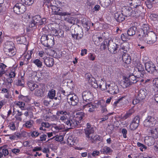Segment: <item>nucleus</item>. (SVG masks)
<instances>
[{"instance_id": "obj_61", "label": "nucleus", "mask_w": 158, "mask_h": 158, "mask_svg": "<svg viewBox=\"0 0 158 158\" xmlns=\"http://www.w3.org/2000/svg\"><path fill=\"white\" fill-rule=\"evenodd\" d=\"M10 128L13 131L15 130L16 127L15 123L13 122L10 123L9 125Z\"/></svg>"}, {"instance_id": "obj_25", "label": "nucleus", "mask_w": 158, "mask_h": 158, "mask_svg": "<svg viewBox=\"0 0 158 158\" xmlns=\"http://www.w3.org/2000/svg\"><path fill=\"white\" fill-rule=\"evenodd\" d=\"M87 80L89 83L92 85L93 86L95 87L98 86L99 82L97 83L95 79L91 76L87 78Z\"/></svg>"}, {"instance_id": "obj_33", "label": "nucleus", "mask_w": 158, "mask_h": 158, "mask_svg": "<svg viewBox=\"0 0 158 158\" xmlns=\"http://www.w3.org/2000/svg\"><path fill=\"white\" fill-rule=\"evenodd\" d=\"M100 152L103 154H107L111 153L112 152V150L109 147L105 146L102 148L100 150Z\"/></svg>"}, {"instance_id": "obj_14", "label": "nucleus", "mask_w": 158, "mask_h": 158, "mask_svg": "<svg viewBox=\"0 0 158 158\" xmlns=\"http://www.w3.org/2000/svg\"><path fill=\"white\" fill-rule=\"evenodd\" d=\"M67 100L69 103L72 106L76 105L78 102V99L77 96L75 94H69L68 95Z\"/></svg>"}, {"instance_id": "obj_27", "label": "nucleus", "mask_w": 158, "mask_h": 158, "mask_svg": "<svg viewBox=\"0 0 158 158\" xmlns=\"http://www.w3.org/2000/svg\"><path fill=\"white\" fill-rule=\"evenodd\" d=\"M122 59L124 62L127 64H129L131 63V58L128 54H123L122 55Z\"/></svg>"}, {"instance_id": "obj_11", "label": "nucleus", "mask_w": 158, "mask_h": 158, "mask_svg": "<svg viewBox=\"0 0 158 158\" xmlns=\"http://www.w3.org/2000/svg\"><path fill=\"white\" fill-rule=\"evenodd\" d=\"M14 11L17 14L23 13L26 10L25 6L21 3H18L15 4L13 8Z\"/></svg>"}, {"instance_id": "obj_36", "label": "nucleus", "mask_w": 158, "mask_h": 158, "mask_svg": "<svg viewBox=\"0 0 158 158\" xmlns=\"http://www.w3.org/2000/svg\"><path fill=\"white\" fill-rule=\"evenodd\" d=\"M135 111L134 109L132 108L130 109L123 116L122 118L125 120L131 116Z\"/></svg>"}, {"instance_id": "obj_18", "label": "nucleus", "mask_w": 158, "mask_h": 158, "mask_svg": "<svg viewBox=\"0 0 158 158\" xmlns=\"http://www.w3.org/2000/svg\"><path fill=\"white\" fill-rule=\"evenodd\" d=\"M82 97L84 101L85 102L87 100H90L93 97V95L89 91H85L82 93Z\"/></svg>"}, {"instance_id": "obj_49", "label": "nucleus", "mask_w": 158, "mask_h": 158, "mask_svg": "<svg viewBox=\"0 0 158 158\" xmlns=\"http://www.w3.org/2000/svg\"><path fill=\"white\" fill-rule=\"evenodd\" d=\"M0 152L2 154V157L3 155L6 156L8 154V152L7 149H2V147H0Z\"/></svg>"}, {"instance_id": "obj_23", "label": "nucleus", "mask_w": 158, "mask_h": 158, "mask_svg": "<svg viewBox=\"0 0 158 158\" xmlns=\"http://www.w3.org/2000/svg\"><path fill=\"white\" fill-rule=\"evenodd\" d=\"M149 132L153 138H158V127L149 129Z\"/></svg>"}, {"instance_id": "obj_51", "label": "nucleus", "mask_w": 158, "mask_h": 158, "mask_svg": "<svg viewBox=\"0 0 158 158\" xmlns=\"http://www.w3.org/2000/svg\"><path fill=\"white\" fill-rule=\"evenodd\" d=\"M137 145L139 147V149L141 151L143 152L147 148V147L145 146L140 143H137Z\"/></svg>"}, {"instance_id": "obj_59", "label": "nucleus", "mask_w": 158, "mask_h": 158, "mask_svg": "<svg viewBox=\"0 0 158 158\" xmlns=\"http://www.w3.org/2000/svg\"><path fill=\"white\" fill-rule=\"evenodd\" d=\"M40 135V133L37 131H33L31 132V136L34 137L36 138L38 137Z\"/></svg>"}, {"instance_id": "obj_37", "label": "nucleus", "mask_w": 158, "mask_h": 158, "mask_svg": "<svg viewBox=\"0 0 158 158\" xmlns=\"http://www.w3.org/2000/svg\"><path fill=\"white\" fill-rule=\"evenodd\" d=\"M136 27L135 26L130 28L127 31V33L129 36H133L135 34Z\"/></svg>"}, {"instance_id": "obj_35", "label": "nucleus", "mask_w": 158, "mask_h": 158, "mask_svg": "<svg viewBox=\"0 0 158 158\" xmlns=\"http://www.w3.org/2000/svg\"><path fill=\"white\" fill-rule=\"evenodd\" d=\"M119 48V45L115 44L113 43L111 46L109 47V49H110V52L112 53H115V51H116Z\"/></svg>"}, {"instance_id": "obj_63", "label": "nucleus", "mask_w": 158, "mask_h": 158, "mask_svg": "<svg viewBox=\"0 0 158 158\" xmlns=\"http://www.w3.org/2000/svg\"><path fill=\"white\" fill-rule=\"evenodd\" d=\"M41 126L44 127V128H48L50 127V125L48 122H42L41 123Z\"/></svg>"}, {"instance_id": "obj_56", "label": "nucleus", "mask_w": 158, "mask_h": 158, "mask_svg": "<svg viewBox=\"0 0 158 158\" xmlns=\"http://www.w3.org/2000/svg\"><path fill=\"white\" fill-rule=\"evenodd\" d=\"M154 0H146L145 1L146 4L149 8H151L152 7V4Z\"/></svg>"}, {"instance_id": "obj_22", "label": "nucleus", "mask_w": 158, "mask_h": 158, "mask_svg": "<svg viewBox=\"0 0 158 158\" xmlns=\"http://www.w3.org/2000/svg\"><path fill=\"white\" fill-rule=\"evenodd\" d=\"M17 69V66H14L10 68V73L9 74V77L10 78H13L15 77L16 75V72Z\"/></svg>"}, {"instance_id": "obj_50", "label": "nucleus", "mask_w": 158, "mask_h": 158, "mask_svg": "<svg viewBox=\"0 0 158 158\" xmlns=\"http://www.w3.org/2000/svg\"><path fill=\"white\" fill-rule=\"evenodd\" d=\"M66 21L71 24H74L75 23V18L73 17H69L68 18L65 19Z\"/></svg>"}, {"instance_id": "obj_42", "label": "nucleus", "mask_w": 158, "mask_h": 158, "mask_svg": "<svg viewBox=\"0 0 158 158\" xmlns=\"http://www.w3.org/2000/svg\"><path fill=\"white\" fill-rule=\"evenodd\" d=\"M55 95V91L53 89L50 90L48 94V97L51 99H53Z\"/></svg>"}, {"instance_id": "obj_40", "label": "nucleus", "mask_w": 158, "mask_h": 158, "mask_svg": "<svg viewBox=\"0 0 158 158\" xmlns=\"http://www.w3.org/2000/svg\"><path fill=\"white\" fill-rule=\"evenodd\" d=\"M33 63L38 67L41 68L42 66V62L39 59H36L33 60Z\"/></svg>"}, {"instance_id": "obj_13", "label": "nucleus", "mask_w": 158, "mask_h": 158, "mask_svg": "<svg viewBox=\"0 0 158 158\" xmlns=\"http://www.w3.org/2000/svg\"><path fill=\"white\" fill-rule=\"evenodd\" d=\"M126 5L127 6H125L122 8V12L123 14H124L125 16H129L131 15L132 12L133 10L131 6H129V4L127 2H126Z\"/></svg>"}, {"instance_id": "obj_53", "label": "nucleus", "mask_w": 158, "mask_h": 158, "mask_svg": "<svg viewBox=\"0 0 158 158\" xmlns=\"http://www.w3.org/2000/svg\"><path fill=\"white\" fill-rule=\"evenodd\" d=\"M109 43V41H107V40H105L103 43L101 45V47L103 49H105L106 48L107 46L108 47H110V45Z\"/></svg>"}, {"instance_id": "obj_44", "label": "nucleus", "mask_w": 158, "mask_h": 158, "mask_svg": "<svg viewBox=\"0 0 158 158\" xmlns=\"http://www.w3.org/2000/svg\"><path fill=\"white\" fill-rule=\"evenodd\" d=\"M96 103L97 107H100L101 108L103 107L104 106H106L105 101L103 100H101L99 101L98 102Z\"/></svg>"}, {"instance_id": "obj_39", "label": "nucleus", "mask_w": 158, "mask_h": 158, "mask_svg": "<svg viewBox=\"0 0 158 158\" xmlns=\"http://www.w3.org/2000/svg\"><path fill=\"white\" fill-rule=\"evenodd\" d=\"M55 31V35L59 37H63L64 36V31L61 29H59L58 30H55L53 31Z\"/></svg>"}, {"instance_id": "obj_20", "label": "nucleus", "mask_w": 158, "mask_h": 158, "mask_svg": "<svg viewBox=\"0 0 158 158\" xmlns=\"http://www.w3.org/2000/svg\"><path fill=\"white\" fill-rule=\"evenodd\" d=\"M125 15L123 13L120 12H117L114 14V18L118 22H121L125 19Z\"/></svg>"}, {"instance_id": "obj_21", "label": "nucleus", "mask_w": 158, "mask_h": 158, "mask_svg": "<svg viewBox=\"0 0 158 158\" xmlns=\"http://www.w3.org/2000/svg\"><path fill=\"white\" fill-rule=\"evenodd\" d=\"M100 82L98 84V86H96V87H99L100 89L102 90H106V91L107 90L108 85L109 84H106V82L101 79V81H100Z\"/></svg>"}, {"instance_id": "obj_29", "label": "nucleus", "mask_w": 158, "mask_h": 158, "mask_svg": "<svg viewBox=\"0 0 158 158\" xmlns=\"http://www.w3.org/2000/svg\"><path fill=\"white\" fill-rule=\"evenodd\" d=\"M5 53L8 56H13L16 53V49L15 48H12L11 49H8V50H5L4 51Z\"/></svg>"}, {"instance_id": "obj_43", "label": "nucleus", "mask_w": 158, "mask_h": 158, "mask_svg": "<svg viewBox=\"0 0 158 158\" xmlns=\"http://www.w3.org/2000/svg\"><path fill=\"white\" fill-rule=\"evenodd\" d=\"M54 138H55V139L56 141L61 142L63 140L64 137L62 135H61L59 136L57 135L53 137L52 138L49 139L47 141L48 142L50 140H51Z\"/></svg>"}, {"instance_id": "obj_26", "label": "nucleus", "mask_w": 158, "mask_h": 158, "mask_svg": "<svg viewBox=\"0 0 158 158\" xmlns=\"http://www.w3.org/2000/svg\"><path fill=\"white\" fill-rule=\"evenodd\" d=\"M14 46V44L12 41H7L5 43V44L4 50H8V49H11L15 48Z\"/></svg>"}, {"instance_id": "obj_9", "label": "nucleus", "mask_w": 158, "mask_h": 158, "mask_svg": "<svg viewBox=\"0 0 158 158\" xmlns=\"http://www.w3.org/2000/svg\"><path fill=\"white\" fill-rule=\"evenodd\" d=\"M52 14L53 15H58L61 16L70 15L71 13L68 12H62L61 10L59 7L55 6H52L51 7Z\"/></svg>"}, {"instance_id": "obj_58", "label": "nucleus", "mask_w": 158, "mask_h": 158, "mask_svg": "<svg viewBox=\"0 0 158 158\" xmlns=\"http://www.w3.org/2000/svg\"><path fill=\"white\" fill-rule=\"evenodd\" d=\"M88 57L90 60L94 61L95 59L96 56L94 54L90 53L89 54Z\"/></svg>"}, {"instance_id": "obj_62", "label": "nucleus", "mask_w": 158, "mask_h": 158, "mask_svg": "<svg viewBox=\"0 0 158 158\" xmlns=\"http://www.w3.org/2000/svg\"><path fill=\"white\" fill-rule=\"evenodd\" d=\"M72 37L74 39L78 40L81 39L82 37L81 36H78V34H72Z\"/></svg>"}, {"instance_id": "obj_3", "label": "nucleus", "mask_w": 158, "mask_h": 158, "mask_svg": "<svg viewBox=\"0 0 158 158\" xmlns=\"http://www.w3.org/2000/svg\"><path fill=\"white\" fill-rule=\"evenodd\" d=\"M144 77H142L141 75L137 74L135 75L134 74L130 75L128 77H125L124 81L121 83L122 86L124 88L128 86L132 83H136L137 81H140L141 82L144 81V79L143 78Z\"/></svg>"}, {"instance_id": "obj_34", "label": "nucleus", "mask_w": 158, "mask_h": 158, "mask_svg": "<svg viewBox=\"0 0 158 158\" xmlns=\"http://www.w3.org/2000/svg\"><path fill=\"white\" fill-rule=\"evenodd\" d=\"M27 85L28 87L31 91H33L35 89L38 87V86L37 84L32 81H28Z\"/></svg>"}, {"instance_id": "obj_10", "label": "nucleus", "mask_w": 158, "mask_h": 158, "mask_svg": "<svg viewBox=\"0 0 158 158\" xmlns=\"http://www.w3.org/2000/svg\"><path fill=\"white\" fill-rule=\"evenodd\" d=\"M145 65L146 70L150 73H153L157 71L156 65L152 61L146 62Z\"/></svg>"}, {"instance_id": "obj_41", "label": "nucleus", "mask_w": 158, "mask_h": 158, "mask_svg": "<svg viewBox=\"0 0 158 158\" xmlns=\"http://www.w3.org/2000/svg\"><path fill=\"white\" fill-rule=\"evenodd\" d=\"M33 53L32 50H31L28 51L27 54L25 53L24 54V57L25 58V60L26 61H27L31 59Z\"/></svg>"}, {"instance_id": "obj_57", "label": "nucleus", "mask_w": 158, "mask_h": 158, "mask_svg": "<svg viewBox=\"0 0 158 158\" xmlns=\"http://www.w3.org/2000/svg\"><path fill=\"white\" fill-rule=\"evenodd\" d=\"M22 1L26 5L28 6L31 5L34 2V0H22Z\"/></svg>"}, {"instance_id": "obj_38", "label": "nucleus", "mask_w": 158, "mask_h": 158, "mask_svg": "<svg viewBox=\"0 0 158 158\" xmlns=\"http://www.w3.org/2000/svg\"><path fill=\"white\" fill-rule=\"evenodd\" d=\"M44 91V90L43 88H40L36 89L34 94L36 96L42 97L43 95Z\"/></svg>"}, {"instance_id": "obj_5", "label": "nucleus", "mask_w": 158, "mask_h": 158, "mask_svg": "<svg viewBox=\"0 0 158 158\" xmlns=\"http://www.w3.org/2000/svg\"><path fill=\"white\" fill-rule=\"evenodd\" d=\"M41 41L42 44L47 47H52L54 44V37L50 35H43L41 38Z\"/></svg>"}, {"instance_id": "obj_55", "label": "nucleus", "mask_w": 158, "mask_h": 158, "mask_svg": "<svg viewBox=\"0 0 158 158\" xmlns=\"http://www.w3.org/2000/svg\"><path fill=\"white\" fill-rule=\"evenodd\" d=\"M74 142L71 137H69L67 139V144L69 146H71L74 145Z\"/></svg>"}, {"instance_id": "obj_48", "label": "nucleus", "mask_w": 158, "mask_h": 158, "mask_svg": "<svg viewBox=\"0 0 158 158\" xmlns=\"http://www.w3.org/2000/svg\"><path fill=\"white\" fill-rule=\"evenodd\" d=\"M24 82L23 78L22 77L21 79H19L16 82V85L18 86L23 87L24 86Z\"/></svg>"}, {"instance_id": "obj_16", "label": "nucleus", "mask_w": 158, "mask_h": 158, "mask_svg": "<svg viewBox=\"0 0 158 158\" xmlns=\"http://www.w3.org/2000/svg\"><path fill=\"white\" fill-rule=\"evenodd\" d=\"M93 40L96 45H99L102 40V36L100 33L94 34L93 36Z\"/></svg>"}, {"instance_id": "obj_1", "label": "nucleus", "mask_w": 158, "mask_h": 158, "mask_svg": "<svg viewBox=\"0 0 158 158\" xmlns=\"http://www.w3.org/2000/svg\"><path fill=\"white\" fill-rule=\"evenodd\" d=\"M56 114L58 116H60V121L65 123L67 127L69 129L72 128L77 126L81 122V120L85 115L83 112H78L76 113L74 118H71L69 117V113L62 110L58 111Z\"/></svg>"}, {"instance_id": "obj_30", "label": "nucleus", "mask_w": 158, "mask_h": 158, "mask_svg": "<svg viewBox=\"0 0 158 158\" xmlns=\"http://www.w3.org/2000/svg\"><path fill=\"white\" fill-rule=\"evenodd\" d=\"M111 0H100V2L102 6L104 8L107 7L111 3Z\"/></svg>"}, {"instance_id": "obj_60", "label": "nucleus", "mask_w": 158, "mask_h": 158, "mask_svg": "<svg viewBox=\"0 0 158 158\" xmlns=\"http://www.w3.org/2000/svg\"><path fill=\"white\" fill-rule=\"evenodd\" d=\"M18 136L16 133L12 135H10L9 138L11 140H15L17 139L18 138Z\"/></svg>"}, {"instance_id": "obj_15", "label": "nucleus", "mask_w": 158, "mask_h": 158, "mask_svg": "<svg viewBox=\"0 0 158 158\" xmlns=\"http://www.w3.org/2000/svg\"><path fill=\"white\" fill-rule=\"evenodd\" d=\"M139 117L136 116L130 125V129L131 130L136 129L139 126Z\"/></svg>"}, {"instance_id": "obj_46", "label": "nucleus", "mask_w": 158, "mask_h": 158, "mask_svg": "<svg viewBox=\"0 0 158 158\" xmlns=\"http://www.w3.org/2000/svg\"><path fill=\"white\" fill-rule=\"evenodd\" d=\"M33 123V121L29 120L27 121L23 125V126L27 128H30L32 126Z\"/></svg>"}, {"instance_id": "obj_19", "label": "nucleus", "mask_w": 158, "mask_h": 158, "mask_svg": "<svg viewBox=\"0 0 158 158\" xmlns=\"http://www.w3.org/2000/svg\"><path fill=\"white\" fill-rule=\"evenodd\" d=\"M43 59L44 62L47 66L51 67L53 65L54 61L53 58L50 57H44Z\"/></svg>"}, {"instance_id": "obj_45", "label": "nucleus", "mask_w": 158, "mask_h": 158, "mask_svg": "<svg viewBox=\"0 0 158 158\" xmlns=\"http://www.w3.org/2000/svg\"><path fill=\"white\" fill-rule=\"evenodd\" d=\"M89 107L88 109V112H93L94 111L95 108L97 107V106L96 103H89Z\"/></svg>"}, {"instance_id": "obj_31", "label": "nucleus", "mask_w": 158, "mask_h": 158, "mask_svg": "<svg viewBox=\"0 0 158 158\" xmlns=\"http://www.w3.org/2000/svg\"><path fill=\"white\" fill-rule=\"evenodd\" d=\"M144 141L145 143L148 146H151L153 144L154 139L151 137L147 136L145 138Z\"/></svg>"}, {"instance_id": "obj_6", "label": "nucleus", "mask_w": 158, "mask_h": 158, "mask_svg": "<svg viewBox=\"0 0 158 158\" xmlns=\"http://www.w3.org/2000/svg\"><path fill=\"white\" fill-rule=\"evenodd\" d=\"M46 21L45 18L41 19L40 15H36L33 17L32 20L29 23V27H34L37 23L41 25L44 24Z\"/></svg>"}, {"instance_id": "obj_7", "label": "nucleus", "mask_w": 158, "mask_h": 158, "mask_svg": "<svg viewBox=\"0 0 158 158\" xmlns=\"http://www.w3.org/2000/svg\"><path fill=\"white\" fill-rule=\"evenodd\" d=\"M127 3H128L130 6L134 9V10L135 13H139L140 12L141 10L143 9L140 0H134L132 2H131V1H129L127 2Z\"/></svg>"}, {"instance_id": "obj_8", "label": "nucleus", "mask_w": 158, "mask_h": 158, "mask_svg": "<svg viewBox=\"0 0 158 158\" xmlns=\"http://www.w3.org/2000/svg\"><path fill=\"white\" fill-rule=\"evenodd\" d=\"M156 120L154 117L148 116L143 122L144 126L148 127L149 129H152L156 123Z\"/></svg>"}, {"instance_id": "obj_28", "label": "nucleus", "mask_w": 158, "mask_h": 158, "mask_svg": "<svg viewBox=\"0 0 158 158\" xmlns=\"http://www.w3.org/2000/svg\"><path fill=\"white\" fill-rule=\"evenodd\" d=\"M89 103H86L84 102L80 104V109L81 110H85L86 111H88V109L89 107Z\"/></svg>"}, {"instance_id": "obj_17", "label": "nucleus", "mask_w": 158, "mask_h": 158, "mask_svg": "<svg viewBox=\"0 0 158 158\" xmlns=\"http://www.w3.org/2000/svg\"><path fill=\"white\" fill-rule=\"evenodd\" d=\"M136 68L138 69L137 72V74L141 75L142 77L145 78L146 74L145 73V71L144 69L143 66L140 63H137L136 65Z\"/></svg>"}, {"instance_id": "obj_12", "label": "nucleus", "mask_w": 158, "mask_h": 158, "mask_svg": "<svg viewBox=\"0 0 158 158\" xmlns=\"http://www.w3.org/2000/svg\"><path fill=\"white\" fill-rule=\"evenodd\" d=\"M107 92L111 94H115L119 91L118 86L114 83H110L108 85Z\"/></svg>"}, {"instance_id": "obj_4", "label": "nucleus", "mask_w": 158, "mask_h": 158, "mask_svg": "<svg viewBox=\"0 0 158 158\" xmlns=\"http://www.w3.org/2000/svg\"><path fill=\"white\" fill-rule=\"evenodd\" d=\"M85 133L86 137L92 143L99 140L101 139V137L96 135L94 134V131L92 127H91L88 123H87V127L85 129Z\"/></svg>"}, {"instance_id": "obj_32", "label": "nucleus", "mask_w": 158, "mask_h": 158, "mask_svg": "<svg viewBox=\"0 0 158 158\" xmlns=\"http://www.w3.org/2000/svg\"><path fill=\"white\" fill-rule=\"evenodd\" d=\"M7 66L3 63H0V77L6 73Z\"/></svg>"}, {"instance_id": "obj_64", "label": "nucleus", "mask_w": 158, "mask_h": 158, "mask_svg": "<svg viewBox=\"0 0 158 158\" xmlns=\"http://www.w3.org/2000/svg\"><path fill=\"white\" fill-rule=\"evenodd\" d=\"M46 135L45 134L41 135L40 136V141L41 142L45 141L46 140Z\"/></svg>"}, {"instance_id": "obj_47", "label": "nucleus", "mask_w": 158, "mask_h": 158, "mask_svg": "<svg viewBox=\"0 0 158 158\" xmlns=\"http://www.w3.org/2000/svg\"><path fill=\"white\" fill-rule=\"evenodd\" d=\"M124 98V97H122L118 99L117 101L115 102L113 104V106L114 108H116L118 106V104L121 103L123 100Z\"/></svg>"}, {"instance_id": "obj_54", "label": "nucleus", "mask_w": 158, "mask_h": 158, "mask_svg": "<svg viewBox=\"0 0 158 158\" xmlns=\"http://www.w3.org/2000/svg\"><path fill=\"white\" fill-rule=\"evenodd\" d=\"M17 42L19 44H22L25 41V38L24 36H21L20 37H18L17 39Z\"/></svg>"}, {"instance_id": "obj_52", "label": "nucleus", "mask_w": 158, "mask_h": 158, "mask_svg": "<svg viewBox=\"0 0 158 158\" xmlns=\"http://www.w3.org/2000/svg\"><path fill=\"white\" fill-rule=\"evenodd\" d=\"M15 104L20 108L22 110H24L25 103L21 102H17Z\"/></svg>"}, {"instance_id": "obj_2", "label": "nucleus", "mask_w": 158, "mask_h": 158, "mask_svg": "<svg viewBox=\"0 0 158 158\" xmlns=\"http://www.w3.org/2000/svg\"><path fill=\"white\" fill-rule=\"evenodd\" d=\"M138 38L141 41H144L149 44H155L156 41V35L153 31H149V27L148 24H143L139 31Z\"/></svg>"}, {"instance_id": "obj_24", "label": "nucleus", "mask_w": 158, "mask_h": 158, "mask_svg": "<svg viewBox=\"0 0 158 158\" xmlns=\"http://www.w3.org/2000/svg\"><path fill=\"white\" fill-rule=\"evenodd\" d=\"M147 94L146 90L145 89H141L139 90L137 96L138 99L140 100H143L145 98Z\"/></svg>"}]
</instances>
